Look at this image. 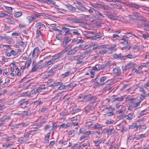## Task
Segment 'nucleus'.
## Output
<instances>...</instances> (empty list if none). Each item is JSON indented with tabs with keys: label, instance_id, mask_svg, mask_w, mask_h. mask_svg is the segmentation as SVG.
Wrapping results in <instances>:
<instances>
[{
	"label": "nucleus",
	"instance_id": "nucleus-64",
	"mask_svg": "<svg viewBox=\"0 0 149 149\" xmlns=\"http://www.w3.org/2000/svg\"><path fill=\"white\" fill-rule=\"evenodd\" d=\"M143 57L145 59H148L149 60V55L143 54L142 55Z\"/></svg>",
	"mask_w": 149,
	"mask_h": 149
},
{
	"label": "nucleus",
	"instance_id": "nucleus-59",
	"mask_svg": "<svg viewBox=\"0 0 149 149\" xmlns=\"http://www.w3.org/2000/svg\"><path fill=\"white\" fill-rule=\"evenodd\" d=\"M60 86L58 88V90H61L62 89H65V86L63 85V83L62 82L61 85H59Z\"/></svg>",
	"mask_w": 149,
	"mask_h": 149
},
{
	"label": "nucleus",
	"instance_id": "nucleus-13",
	"mask_svg": "<svg viewBox=\"0 0 149 149\" xmlns=\"http://www.w3.org/2000/svg\"><path fill=\"white\" fill-rule=\"evenodd\" d=\"M134 117V116L133 114H130L126 116L124 115L123 116H121V118H123L124 117H125L126 118V119L130 120L133 118Z\"/></svg>",
	"mask_w": 149,
	"mask_h": 149
},
{
	"label": "nucleus",
	"instance_id": "nucleus-46",
	"mask_svg": "<svg viewBox=\"0 0 149 149\" xmlns=\"http://www.w3.org/2000/svg\"><path fill=\"white\" fill-rule=\"evenodd\" d=\"M42 103V102L41 101H36L33 102V104L35 105L38 106Z\"/></svg>",
	"mask_w": 149,
	"mask_h": 149
},
{
	"label": "nucleus",
	"instance_id": "nucleus-30",
	"mask_svg": "<svg viewBox=\"0 0 149 149\" xmlns=\"http://www.w3.org/2000/svg\"><path fill=\"white\" fill-rule=\"evenodd\" d=\"M60 54H58L57 55L54 56L52 58L54 61H55H55L56 60L58 59L59 58L62 56Z\"/></svg>",
	"mask_w": 149,
	"mask_h": 149
},
{
	"label": "nucleus",
	"instance_id": "nucleus-62",
	"mask_svg": "<svg viewBox=\"0 0 149 149\" xmlns=\"http://www.w3.org/2000/svg\"><path fill=\"white\" fill-rule=\"evenodd\" d=\"M4 7L7 10L10 11V12L12 11L13 10V8L11 7L4 6Z\"/></svg>",
	"mask_w": 149,
	"mask_h": 149
},
{
	"label": "nucleus",
	"instance_id": "nucleus-9",
	"mask_svg": "<svg viewBox=\"0 0 149 149\" xmlns=\"http://www.w3.org/2000/svg\"><path fill=\"white\" fill-rule=\"evenodd\" d=\"M143 99L141 97H140L139 98H138L136 102L134 104L133 107H136L138 106L142 101Z\"/></svg>",
	"mask_w": 149,
	"mask_h": 149
},
{
	"label": "nucleus",
	"instance_id": "nucleus-6",
	"mask_svg": "<svg viewBox=\"0 0 149 149\" xmlns=\"http://www.w3.org/2000/svg\"><path fill=\"white\" fill-rule=\"evenodd\" d=\"M107 78V77H102L100 79V82L99 83L96 81L95 83L98 86L102 85L104 84V82L106 81Z\"/></svg>",
	"mask_w": 149,
	"mask_h": 149
},
{
	"label": "nucleus",
	"instance_id": "nucleus-51",
	"mask_svg": "<svg viewBox=\"0 0 149 149\" xmlns=\"http://www.w3.org/2000/svg\"><path fill=\"white\" fill-rule=\"evenodd\" d=\"M6 19L8 20V23L12 24H15V22L13 20L8 18H7Z\"/></svg>",
	"mask_w": 149,
	"mask_h": 149
},
{
	"label": "nucleus",
	"instance_id": "nucleus-25",
	"mask_svg": "<svg viewBox=\"0 0 149 149\" xmlns=\"http://www.w3.org/2000/svg\"><path fill=\"white\" fill-rule=\"evenodd\" d=\"M101 65H96L94 67H93V69L94 70L98 71L100 70Z\"/></svg>",
	"mask_w": 149,
	"mask_h": 149
},
{
	"label": "nucleus",
	"instance_id": "nucleus-23",
	"mask_svg": "<svg viewBox=\"0 0 149 149\" xmlns=\"http://www.w3.org/2000/svg\"><path fill=\"white\" fill-rule=\"evenodd\" d=\"M125 95L121 96L120 97H117L115 99L112 98L113 99H114L113 101H114L116 100H118L119 101H122L125 98Z\"/></svg>",
	"mask_w": 149,
	"mask_h": 149
},
{
	"label": "nucleus",
	"instance_id": "nucleus-17",
	"mask_svg": "<svg viewBox=\"0 0 149 149\" xmlns=\"http://www.w3.org/2000/svg\"><path fill=\"white\" fill-rule=\"evenodd\" d=\"M72 123L71 122L68 123L66 124L63 123L60 125V127L63 128H67L72 126Z\"/></svg>",
	"mask_w": 149,
	"mask_h": 149
},
{
	"label": "nucleus",
	"instance_id": "nucleus-45",
	"mask_svg": "<svg viewBox=\"0 0 149 149\" xmlns=\"http://www.w3.org/2000/svg\"><path fill=\"white\" fill-rule=\"evenodd\" d=\"M77 8L79 10H80L82 12H85L86 11V9L83 8L79 6H76Z\"/></svg>",
	"mask_w": 149,
	"mask_h": 149
},
{
	"label": "nucleus",
	"instance_id": "nucleus-19",
	"mask_svg": "<svg viewBox=\"0 0 149 149\" xmlns=\"http://www.w3.org/2000/svg\"><path fill=\"white\" fill-rule=\"evenodd\" d=\"M127 6L129 7H134L135 8L138 9L140 8V6L138 5L137 4L130 3L127 5Z\"/></svg>",
	"mask_w": 149,
	"mask_h": 149
},
{
	"label": "nucleus",
	"instance_id": "nucleus-31",
	"mask_svg": "<svg viewBox=\"0 0 149 149\" xmlns=\"http://www.w3.org/2000/svg\"><path fill=\"white\" fill-rule=\"evenodd\" d=\"M22 12L21 11H19L15 13L14 16L16 17H19L22 16Z\"/></svg>",
	"mask_w": 149,
	"mask_h": 149
},
{
	"label": "nucleus",
	"instance_id": "nucleus-11",
	"mask_svg": "<svg viewBox=\"0 0 149 149\" xmlns=\"http://www.w3.org/2000/svg\"><path fill=\"white\" fill-rule=\"evenodd\" d=\"M29 140V138H25L24 136L20 138L18 140V142L21 143H24L27 141Z\"/></svg>",
	"mask_w": 149,
	"mask_h": 149
},
{
	"label": "nucleus",
	"instance_id": "nucleus-2",
	"mask_svg": "<svg viewBox=\"0 0 149 149\" xmlns=\"http://www.w3.org/2000/svg\"><path fill=\"white\" fill-rule=\"evenodd\" d=\"M28 122H22L18 124H10L9 126L13 127L14 128H19L22 127H25L29 124Z\"/></svg>",
	"mask_w": 149,
	"mask_h": 149
},
{
	"label": "nucleus",
	"instance_id": "nucleus-24",
	"mask_svg": "<svg viewBox=\"0 0 149 149\" xmlns=\"http://www.w3.org/2000/svg\"><path fill=\"white\" fill-rule=\"evenodd\" d=\"M56 71V68H52L48 72V74H49V76L52 75Z\"/></svg>",
	"mask_w": 149,
	"mask_h": 149
},
{
	"label": "nucleus",
	"instance_id": "nucleus-48",
	"mask_svg": "<svg viewBox=\"0 0 149 149\" xmlns=\"http://www.w3.org/2000/svg\"><path fill=\"white\" fill-rule=\"evenodd\" d=\"M120 32L121 31L120 30L117 31L115 32V33L113 34L112 35V36L114 37H119L118 35V34L120 33Z\"/></svg>",
	"mask_w": 149,
	"mask_h": 149
},
{
	"label": "nucleus",
	"instance_id": "nucleus-18",
	"mask_svg": "<svg viewBox=\"0 0 149 149\" xmlns=\"http://www.w3.org/2000/svg\"><path fill=\"white\" fill-rule=\"evenodd\" d=\"M113 71L115 75H118L120 74V68L119 67H116L113 69Z\"/></svg>",
	"mask_w": 149,
	"mask_h": 149
},
{
	"label": "nucleus",
	"instance_id": "nucleus-5",
	"mask_svg": "<svg viewBox=\"0 0 149 149\" xmlns=\"http://www.w3.org/2000/svg\"><path fill=\"white\" fill-rule=\"evenodd\" d=\"M133 16L134 17H132L133 19H138L141 21H146V20H143L141 19V16L138 13L136 12H133L132 13Z\"/></svg>",
	"mask_w": 149,
	"mask_h": 149
},
{
	"label": "nucleus",
	"instance_id": "nucleus-16",
	"mask_svg": "<svg viewBox=\"0 0 149 149\" xmlns=\"http://www.w3.org/2000/svg\"><path fill=\"white\" fill-rule=\"evenodd\" d=\"M92 52V50H88L82 53L80 55V56L83 58L85 57L88 54L91 53Z\"/></svg>",
	"mask_w": 149,
	"mask_h": 149
},
{
	"label": "nucleus",
	"instance_id": "nucleus-60",
	"mask_svg": "<svg viewBox=\"0 0 149 149\" xmlns=\"http://www.w3.org/2000/svg\"><path fill=\"white\" fill-rule=\"evenodd\" d=\"M132 49L134 50L139 51L140 49V46H139L135 45L133 47Z\"/></svg>",
	"mask_w": 149,
	"mask_h": 149
},
{
	"label": "nucleus",
	"instance_id": "nucleus-21",
	"mask_svg": "<svg viewBox=\"0 0 149 149\" xmlns=\"http://www.w3.org/2000/svg\"><path fill=\"white\" fill-rule=\"evenodd\" d=\"M36 131V130H31L29 131V132H26L25 133V134L24 135V136L25 137V138H29V135L31 134L30 133L34 132H35Z\"/></svg>",
	"mask_w": 149,
	"mask_h": 149
},
{
	"label": "nucleus",
	"instance_id": "nucleus-14",
	"mask_svg": "<svg viewBox=\"0 0 149 149\" xmlns=\"http://www.w3.org/2000/svg\"><path fill=\"white\" fill-rule=\"evenodd\" d=\"M77 85V84H74L73 82H71L68 85H64L65 86V89H68L71 88H73Z\"/></svg>",
	"mask_w": 149,
	"mask_h": 149
},
{
	"label": "nucleus",
	"instance_id": "nucleus-55",
	"mask_svg": "<svg viewBox=\"0 0 149 149\" xmlns=\"http://www.w3.org/2000/svg\"><path fill=\"white\" fill-rule=\"evenodd\" d=\"M54 63H55V61H54L52 58L51 60L47 62L49 65L53 64Z\"/></svg>",
	"mask_w": 149,
	"mask_h": 149
},
{
	"label": "nucleus",
	"instance_id": "nucleus-49",
	"mask_svg": "<svg viewBox=\"0 0 149 149\" xmlns=\"http://www.w3.org/2000/svg\"><path fill=\"white\" fill-rule=\"evenodd\" d=\"M74 17L72 18L71 17H68L66 18V19L70 22L73 23Z\"/></svg>",
	"mask_w": 149,
	"mask_h": 149
},
{
	"label": "nucleus",
	"instance_id": "nucleus-33",
	"mask_svg": "<svg viewBox=\"0 0 149 149\" xmlns=\"http://www.w3.org/2000/svg\"><path fill=\"white\" fill-rule=\"evenodd\" d=\"M15 115L20 116L21 117H25L26 115L25 113V111H24L22 113H15Z\"/></svg>",
	"mask_w": 149,
	"mask_h": 149
},
{
	"label": "nucleus",
	"instance_id": "nucleus-50",
	"mask_svg": "<svg viewBox=\"0 0 149 149\" xmlns=\"http://www.w3.org/2000/svg\"><path fill=\"white\" fill-rule=\"evenodd\" d=\"M93 122L92 121H88L86 123V126L89 127L93 126Z\"/></svg>",
	"mask_w": 149,
	"mask_h": 149
},
{
	"label": "nucleus",
	"instance_id": "nucleus-39",
	"mask_svg": "<svg viewBox=\"0 0 149 149\" xmlns=\"http://www.w3.org/2000/svg\"><path fill=\"white\" fill-rule=\"evenodd\" d=\"M31 58H32L31 57L29 58L28 60L26 63H27V66L26 67V68H27L29 67V66H30V65H31V61H32L31 60Z\"/></svg>",
	"mask_w": 149,
	"mask_h": 149
},
{
	"label": "nucleus",
	"instance_id": "nucleus-4",
	"mask_svg": "<svg viewBox=\"0 0 149 149\" xmlns=\"http://www.w3.org/2000/svg\"><path fill=\"white\" fill-rule=\"evenodd\" d=\"M40 52L39 48L38 47H36L32 51V52H31L29 56H30L31 54L32 57L31 58L35 57L36 55H38L39 54Z\"/></svg>",
	"mask_w": 149,
	"mask_h": 149
},
{
	"label": "nucleus",
	"instance_id": "nucleus-42",
	"mask_svg": "<svg viewBox=\"0 0 149 149\" xmlns=\"http://www.w3.org/2000/svg\"><path fill=\"white\" fill-rule=\"evenodd\" d=\"M8 13L6 11L5 13H0V17H3L7 16H8Z\"/></svg>",
	"mask_w": 149,
	"mask_h": 149
},
{
	"label": "nucleus",
	"instance_id": "nucleus-28",
	"mask_svg": "<svg viewBox=\"0 0 149 149\" xmlns=\"http://www.w3.org/2000/svg\"><path fill=\"white\" fill-rule=\"evenodd\" d=\"M145 137L144 134H141L137 135L136 137H134V138L136 140H138Z\"/></svg>",
	"mask_w": 149,
	"mask_h": 149
},
{
	"label": "nucleus",
	"instance_id": "nucleus-54",
	"mask_svg": "<svg viewBox=\"0 0 149 149\" xmlns=\"http://www.w3.org/2000/svg\"><path fill=\"white\" fill-rule=\"evenodd\" d=\"M58 10L59 12L61 13H62L64 14L66 12V10H65L64 9H62L58 8Z\"/></svg>",
	"mask_w": 149,
	"mask_h": 149
},
{
	"label": "nucleus",
	"instance_id": "nucleus-22",
	"mask_svg": "<svg viewBox=\"0 0 149 149\" xmlns=\"http://www.w3.org/2000/svg\"><path fill=\"white\" fill-rule=\"evenodd\" d=\"M83 22V20L82 19H77L76 17H74L73 23H81Z\"/></svg>",
	"mask_w": 149,
	"mask_h": 149
},
{
	"label": "nucleus",
	"instance_id": "nucleus-26",
	"mask_svg": "<svg viewBox=\"0 0 149 149\" xmlns=\"http://www.w3.org/2000/svg\"><path fill=\"white\" fill-rule=\"evenodd\" d=\"M134 64L132 63H130L126 65V68L128 70L131 68H134Z\"/></svg>",
	"mask_w": 149,
	"mask_h": 149
},
{
	"label": "nucleus",
	"instance_id": "nucleus-34",
	"mask_svg": "<svg viewBox=\"0 0 149 149\" xmlns=\"http://www.w3.org/2000/svg\"><path fill=\"white\" fill-rule=\"evenodd\" d=\"M108 45H101L100 46V47H99V48H103V49H107L108 50H111V47H108Z\"/></svg>",
	"mask_w": 149,
	"mask_h": 149
},
{
	"label": "nucleus",
	"instance_id": "nucleus-7",
	"mask_svg": "<svg viewBox=\"0 0 149 149\" xmlns=\"http://www.w3.org/2000/svg\"><path fill=\"white\" fill-rule=\"evenodd\" d=\"M26 98L20 100L18 102V104L20 107H21L24 104L27 105L29 102L28 101H26Z\"/></svg>",
	"mask_w": 149,
	"mask_h": 149
},
{
	"label": "nucleus",
	"instance_id": "nucleus-27",
	"mask_svg": "<svg viewBox=\"0 0 149 149\" xmlns=\"http://www.w3.org/2000/svg\"><path fill=\"white\" fill-rule=\"evenodd\" d=\"M71 74V72L70 71H68L65 72V73L62 74L61 76L62 77H65L68 76L70 74Z\"/></svg>",
	"mask_w": 149,
	"mask_h": 149
},
{
	"label": "nucleus",
	"instance_id": "nucleus-40",
	"mask_svg": "<svg viewBox=\"0 0 149 149\" xmlns=\"http://www.w3.org/2000/svg\"><path fill=\"white\" fill-rule=\"evenodd\" d=\"M118 38H120V37H114L112 36V41L115 42V43H118L119 40Z\"/></svg>",
	"mask_w": 149,
	"mask_h": 149
},
{
	"label": "nucleus",
	"instance_id": "nucleus-58",
	"mask_svg": "<svg viewBox=\"0 0 149 149\" xmlns=\"http://www.w3.org/2000/svg\"><path fill=\"white\" fill-rule=\"evenodd\" d=\"M107 85H111L112 80L109 79L105 83Z\"/></svg>",
	"mask_w": 149,
	"mask_h": 149
},
{
	"label": "nucleus",
	"instance_id": "nucleus-32",
	"mask_svg": "<svg viewBox=\"0 0 149 149\" xmlns=\"http://www.w3.org/2000/svg\"><path fill=\"white\" fill-rule=\"evenodd\" d=\"M90 95H87L84 96V100H83L84 102H86V101H90Z\"/></svg>",
	"mask_w": 149,
	"mask_h": 149
},
{
	"label": "nucleus",
	"instance_id": "nucleus-12",
	"mask_svg": "<svg viewBox=\"0 0 149 149\" xmlns=\"http://www.w3.org/2000/svg\"><path fill=\"white\" fill-rule=\"evenodd\" d=\"M77 48L74 47L73 49L69 51L67 53L68 55H74L77 52Z\"/></svg>",
	"mask_w": 149,
	"mask_h": 149
},
{
	"label": "nucleus",
	"instance_id": "nucleus-41",
	"mask_svg": "<svg viewBox=\"0 0 149 149\" xmlns=\"http://www.w3.org/2000/svg\"><path fill=\"white\" fill-rule=\"evenodd\" d=\"M77 3L78 4L81 5L82 6H85L86 5V3L83 1H77Z\"/></svg>",
	"mask_w": 149,
	"mask_h": 149
},
{
	"label": "nucleus",
	"instance_id": "nucleus-20",
	"mask_svg": "<svg viewBox=\"0 0 149 149\" xmlns=\"http://www.w3.org/2000/svg\"><path fill=\"white\" fill-rule=\"evenodd\" d=\"M65 6L70 11H75L76 10V8L69 4H65Z\"/></svg>",
	"mask_w": 149,
	"mask_h": 149
},
{
	"label": "nucleus",
	"instance_id": "nucleus-56",
	"mask_svg": "<svg viewBox=\"0 0 149 149\" xmlns=\"http://www.w3.org/2000/svg\"><path fill=\"white\" fill-rule=\"evenodd\" d=\"M121 7V5L120 4L117 5L115 4H112V7L114 8H116L117 9L120 8Z\"/></svg>",
	"mask_w": 149,
	"mask_h": 149
},
{
	"label": "nucleus",
	"instance_id": "nucleus-35",
	"mask_svg": "<svg viewBox=\"0 0 149 149\" xmlns=\"http://www.w3.org/2000/svg\"><path fill=\"white\" fill-rule=\"evenodd\" d=\"M102 125L97 123V125H94V126L92 127L95 128V129H99L102 128Z\"/></svg>",
	"mask_w": 149,
	"mask_h": 149
},
{
	"label": "nucleus",
	"instance_id": "nucleus-37",
	"mask_svg": "<svg viewBox=\"0 0 149 149\" xmlns=\"http://www.w3.org/2000/svg\"><path fill=\"white\" fill-rule=\"evenodd\" d=\"M103 130L104 132H107L108 134L111 135L112 133V129H104Z\"/></svg>",
	"mask_w": 149,
	"mask_h": 149
},
{
	"label": "nucleus",
	"instance_id": "nucleus-10",
	"mask_svg": "<svg viewBox=\"0 0 149 149\" xmlns=\"http://www.w3.org/2000/svg\"><path fill=\"white\" fill-rule=\"evenodd\" d=\"M68 27V25L65 24L61 27L62 30H64V32L65 33V35H66V34H68L69 33V31H70V29L67 28V27Z\"/></svg>",
	"mask_w": 149,
	"mask_h": 149
},
{
	"label": "nucleus",
	"instance_id": "nucleus-1",
	"mask_svg": "<svg viewBox=\"0 0 149 149\" xmlns=\"http://www.w3.org/2000/svg\"><path fill=\"white\" fill-rule=\"evenodd\" d=\"M68 37H66L64 38V41L63 42V44L64 47H66L68 49L71 48L72 45H71L73 41V40L72 39H68Z\"/></svg>",
	"mask_w": 149,
	"mask_h": 149
},
{
	"label": "nucleus",
	"instance_id": "nucleus-8",
	"mask_svg": "<svg viewBox=\"0 0 149 149\" xmlns=\"http://www.w3.org/2000/svg\"><path fill=\"white\" fill-rule=\"evenodd\" d=\"M38 90L36 89L35 91H31L29 95L28 96L29 97H36L38 94Z\"/></svg>",
	"mask_w": 149,
	"mask_h": 149
},
{
	"label": "nucleus",
	"instance_id": "nucleus-36",
	"mask_svg": "<svg viewBox=\"0 0 149 149\" xmlns=\"http://www.w3.org/2000/svg\"><path fill=\"white\" fill-rule=\"evenodd\" d=\"M125 110V108L124 107H122L119 110L117 111V113L118 114L124 113Z\"/></svg>",
	"mask_w": 149,
	"mask_h": 149
},
{
	"label": "nucleus",
	"instance_id": "nucleus-38",
	"mask_svg": "<svg viewBox=\"0 0 149 149\" xmlns=\"http://www.w3.org/2000/svg\"><path fill=\"white\" fill-rule=\"evenodd\" d=\"M124 56V58H125L124 59H125L126 58H134V56H133L132 55V54H128L126 56Z\"/></svg>",
	"mask_w": 149,
	"mask_h": 149
},
{
	"label": "nucleus",
	"instance_id": "nucleus-15",
	"mask_svg": "<svg viewBox=\"0 0 149 149\" xmlns=\"http://www.w3.org/2000/svg\"><path fill=\"white\" fill-rule=\"evenodd\" d=\"M113 58L115 59L118 58L119 59H125V58H124V56H123L122 55L120 54L118 55L116 54H114L113 55Z\"/></svg>",
	"mask_w": 149,
	"mask_h": 149
},
{
	"label": "nucleus",
	"instance_id": "nucleus-61",
	"mask_svg": "<svg viewBox=\"0 0 149 149\" xmlns=\"http://www.w3.org/2000/svg\"><path fill=\"white\" fill-rule=\"evenodd\" d=\"M97 99L96 97L95 96L91 97L90 95V101H94L95 100Z\"/></svg>",
	"mask_w": 149,
	"mask_h": 149
},
{
	"label": "nucleus",
	"instance_id": "nucleus-53",
	"mask_svg": "<svg viewBox=\"0 0 149 149\" xmlns=\"http://www.w3.org/2000/svg\"><path fill=\"white\" fill-rule=\"evenodd\" d=\"M62 84V82L54 81V87L59 86V85H61Z\"/></svg>",
	"mask_w": 149,
	"mask_h": 149
},
{
	"label": "nucleus",
	"instance_id": "nucleus-29",
	"mask_svg": "<svg viewBox=\"0 0 149 149\" xmlns=\"http://www.w3.org/2000/svg\"><path fill=\"white\" fill-rule=\"evenodd\" d=\"M105 141V139H101L98 141H95L94 142V143L95 144H100L102 143H103L104 141Z\"/></svg>",
	"mask_w": 149,
	"mask_h": 149
},
{
	"label": "nucleus",
	"instance_id": "nucleus-63",
	"mask_svg": "<svg viewBox=\"0 0 149 149\" xmlns=\"http://www.w3.org/2000/svg\"><path fill=\"white\" fill-rule=\"evenodd\" d=\"M18 44L22 47H24L25 46L24 42L21 41L18 42Z\"/></svg>",
	"mask_w": 149,
	"mask_h": 149
},
{
	"label": "nucleus",
	"instance_id": "nucleus-57",
	"mask_svg": "<svg viewBox=\"0 0 149 149\" xmlns=\"http://www.w3.org/2000/svg\"><path fill=\"white\" fill-rule=\"evenodd\" d=\"M79 132L80 133L84 134L86 133V130L84 128H81Z\"/></svg>",
	"mask_w": 149,
	"mask_h": 149
},
{
	"label": "nucleus",
	"instance_id": "nucleus-47",
	"mask_svg": "<svg viewBox=\"0 0 149 149\" xmlns=\"http://www.w3.org/2000/svg\"><path fill=\"white\" fill-rule=\"evenodd\" d=\"M80 111V109H73L71 111V112L72 114H74L76 112H78Z\"/></svg>",
	"mask_w": 149,
	"mask_h": 149
},
{
	"label": "nucleus",
	"instance_id": "nucleus-44",
	"mask_svg": "<svg viewBox=\"0 0 149 149\" xmlns=\"http://www.w3.org/2000/svg\"><path fill=\"white\" fill-rule=\"evenodd\" d=\"M50 133H48L46 134L45 136V140L46 142L47 143H49V139L50 136Z\"/></svg>",
	"mask_w": 149,
	"mask_h": 149
},
{
	"label": "nucleus",
	"instance_id": "nucleus-52",
	"mask_svg": "<svg viewBox=\"0 0 149 149\" xmlns=\"http://www.w3.org/2000/svg\"><path fill=\"white\" fill-rule=\"evenodd\" d=\"M102 37V36L100 35H96L93 36L92 38L93 39L96 40L97 39L100 38Z\"/></svg>",
	"mask_w": 149,
	"mask_h": 149
},
{
	"label": "nucleus",
	"instance_id": "nucleus-43",
	"mask_svg": "<svg viewBox=\"0 0 149 149\" xmlns=\"http://www.w3.org/2000/svg\"><path fill=\"white\" fill-rule=\"evenodd\" d=\"M131 48V46L128 45H126L124 46L122 48V50H125L126 49H127L128 50H129Z\"/></svg>",
	"mask_w": 149,
	"mask_h": 149
},
{
	"label": "nucleus",
	"instance_id": "nucleus-3",
	"mask_svg": "<svg viewBox=\"0 0 149 149\" xmlns=\"http://www.w3.org/2000/svg\"><path fill=\"white\" fill-rule=\"evenodd\" d=\"M38 16L36 14H32L31 16H28L26 18L28 20L29 23H30L32 21H34L37 17H38Z\"/></svg>",
	"mask_w": 149,
	"mask_h": 149
}]
</instances>
